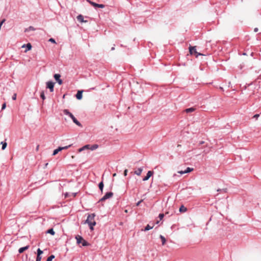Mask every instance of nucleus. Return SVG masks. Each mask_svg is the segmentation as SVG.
I'll use <instances>...</instances> for the list:
<instances>
[{"instance_id":"393cba45","label":"nucleus","mask_w":261,"mask_h":261,"mask_svg":"<svg viewBox=\"0 0 261 261\" xmlns=\"http://www.w3.org/2000/svg\"><path fill=\"white\" fill-rule=\"evenodd\" d=\"M193 170V168L188 167L186 170L184 171V172H185L186 173H189V172L192 171Z\"/></svg>"},{"instance_id":"4c0bfd02","label":"nucleus","mask_w":261,"mask_h":261,"mask_svg":"<svg viewBox=\"0 0 261 261\" xmlns=\"http://www.w3.org/2000/svg\"><path fill=\"white\" fill-rule=\"evenodd\" d=\"M51 260H53L55 258V255H51L50 256L48 257Z\"/></svg>"},{"instance_id":"7c9ffc66","label":"nucleus","mask_w":261,"mask_h":261,"mask_svg":"<svg viewBox=\"0 0 261 261\" xmlns=\"http://www.w3.org/2000/svg\"><path fill=\"white\" fill-rule=\"evenodd\" d=\"M164 215L163 214H160L159 216L160 219L161 220L164 218Z\"/></svg>"},{"instance_id":"c03bdc74","label":"nucleus","mask_w":261,"mask_h":261,"mask_svg":"<svg viewBox=\"0 0 261 261\" xmlns=\"http://www.w3.org/2000/svg\"><path fill=\"white\" fill-rule=\"evenodd\" d=\"M68 196V193H65V198H66V197H67Z\"/></svg>"},{"instance_id":"49530a36","label":"nucleus","mask_w":261,"mask_h":261,"mask_svg":"<svg viewBox=\"0 0 261 261\" xmlns=\"http://www.w3.org/2000/svg\"><path fill=\"white\" fill-rule=\"evenodd\" d=\"M26 47V45H25V44H23V45L21 46V47H22V48H24V47Z\"/></svg>"},{"instance_id":"423d86ee","label":"nucleus","mask_w":261,"mask_h":261,"mask_svg":"<svg viewBox=\"0 0 261 261\" xmlns=\"http://www.w3.org/2000/svg\"><path fill=\"white\" fill-rule=\"evenodd\" d=\"M153 173L154 172L152 171H148L146 176L143 178V180L146 181L148 180V179L153 174Z\"/></svg>"},{"instance_id":"ea45409f","label":"nucleus","mask_w":261,"mask_h":261,"mask_svg":"<svg viewBox=\"0 0 261 261\" xmlns=\"http://www.w3.org/2000/svg\"><path fill=\"white\" fill-rule=\"evenodd\" d=\"M89 146L90 145H86L85 146H84V148H87V149H89Z\"/></svg>"},{"instance_id":"f03ea898","label":"nucleus","mask_w":261,"mask_h":261,"mask_svg":"<svg viewBox=\"0 0 261 261\" xmlns=\"http://www.w3.org/2000/svg\"><path fill=\"white\" fill-rule=\"evenodd\" d=\"M230 83H217V84L214 87L223 91L225 90H227L230 87Z\"/></svg>"},{"instance_id":"6ab92c4d","label":"nucleus","mask_w":261,"mask_h":261,"mask_svg":"<svg viewBox=\"0 0 261 261\" xmlns=\"http://www.w3.org/2000/svg\"><path fill=\"white\" fill-rule=\"evenodd\" d=\"M26 47H27V49L26 50H25V52L26 53L27 51H28V50H30L32 48V45L31 44V43H29L28 44H26Z\"/></svg>"},{"instance_id":"1a4fd4ad","label":"nucleus","mask_w":261,"mask_h":261,"mask_svg":"<svg viewBox=\"0 0 261 261\" xmlns=\"http://www.w3.org/2000/svg\"><path fill=\"white\" fill-rule=\"evenodd\" d=\"M54 83H47L46 88H48L50 92L54 91Z\"/></svg>"},{"instance_id":"3c124183","label":"nucleus","mask_w":261,"mask_h":261,"mask_svg":"<svg viewBox=\"0 0 261 261\" xmlns=\"http://www.w3.org/2000/svg\"><path fill=\"white\" fill-rule=\"evenodd\" d=\"M113 176H116V173L113 174Z\"/></svg>"},{"instance_id":"f3484780","label":"nucleus","mask_w":261,"mask_h":261,"mask_svg":"<svg viewBox=\"0 0 261 261\" xmlns=\"http://www.w3.org/2000/svg\"><path fill=\"white\" fill-rule=\"evenodd\" d=\"M35 30H36L35 28H34L33 27L30 26L29 28L25 29V32H29L31 31H35Z\"/></svg>"},{"instance_id":"72a5a7b5","label":"nucleus","mask_w":261,"mask_h":261,"mask_svg":"<svg viewBox=\"0 0 261 261\" xmlns=\"http://www.w3.org/2000/svg\"><path fill=\"white\" fill-rule=\"evenodd\" d=\"M12 99L15 100L16 99V93H14L12 96Z\"/></svg>"},{"instance_id":"37998d69","label":"nucleus","mask_w":261,"mask_h":261,"mask_svg":"<svg viewBox=\"0 0 261 261\" xmlns=\"http://www.w3.org/2000/svg\"><path fill=\"white\" fill-rule=\"evenodd\" d=\"M257 31H258V28H255L254 29V32H257Z\"/></svg>"},{"instance_id":"20e7f679","label":"nucleus","mask_w":261,"mask_h":261,"mask_svg":"<svg viewBox=\"0 0 261 261\" xmlns=\"http://www.w3.org/2000/svg\"><path fill=\"white\" fill-rule=\"evenodd\" d=\"M189 51L191 55H195L196 57H197L199 55H202L201 54H199L197 52L196 48L195 46L190 47Z\"/></svg>"},{"instance_id":"6e6552de","label":"nucleus","mask_w":261,"mask_h":261,"mask_svg":"<svg viewBox=\"0 0 261 261\" xmlns=\"http://www.w3.org/2000/svg\"><path fill=\"white\" fill-rule=\"evenodd\" d=\"M70 117L72 119L74 123H75L78 126H81L80 122L74 117L72 114H70Z\"/></svg>"},{"instance_id":"ddd939ff","label":"nucleus","mask_w":261,"mask_h":261,"mask_svg":"<svg viewBox=\"0 0 261 261\" xmlns=\"http://www.w3.org/2000/svg\"><path fill=\"white\" fill-rule=\"evenodd\" d=\"M29 248V245L26 246L25 247H21V248H19V249L18 250V252H19V253H22L25 250H27Z\"/></svg>"},{"instance_id":"5701e85b","label":"nucleus","mask_w":261,"mask_h":261,"mask_svg":"<svg viewBox=\"0 0 261 261\" xmlns=\"http://www.w3.org/2000/svg\"><path fill=\"white\" fill-rule=\"evenodd\" d=\"M154 226V225H153L152 226H150L149 224L147 225V226L145 227V229L144 230L145 231H147V230H149L151 229H152Z\"/></svg>"},{"instance_id":"a211bd4d","label":"nucleus","mask_w":261,"mask_h":261,"mask_svg":"<svg viewBox=\"0 0 261 261\" xmlns=\"http://www.w3.org/2000/svg\"><path fill=\"white\" fill-rule=\"evenodd\" d=\"M87 1L91 5H92L94 7H98V4H96L94 2H93L90 0H87Z\"/></svg>"},{"instance_id":"f257e3e1","label":"nucleus","mask_w":261,"mask_h":261,"mask_svg":"<svg viewBox=\"0 0 261 261\" xmlns=\"http://www.w3.org/2000/svg\"><path fill=\"white\" fill-rule=\"evenodd\" d=\"M95 217V214H89L85 222V223H87L89 225L90 229L91 230H93V227L96 225V222L94 220Z\"/></svg>"},{"instance_id":"6e6d98bb","label":"nucleus","mask_w":261,"mask_h":261,"mask_svg":"<svg viewBox=\"0 0 261 261\" xmlns=\"http://www.w3.org/2000/svg\"><path fill=\"white\" fill-rule=\"evenodd\" d=\"M114 49V47H112V50Z\"/></svg>"},{"instance_id":"4be33fe9","label":"nucleus","mask_w":261,"mask_h":261,"mask_svg":"<svg viewBox=\"0 0 261 261\" xmlns=\"http://www.w3.org/2000/svg\"><path fill=\"white\" fill-rule=\"evenodd\" d=\"M160 237L162 240V245H165V244L166 243V240L165 238L162 235H160Z\"/></svg>"},{"instance_id":"a19ab883","label":"nucleus","mask_w":261,"mask_h":261,"mask_svg":"<svg viewBox=\"0 0 261 261\" xmlns=\"http://www.w3.org/2000/svg\"><path fill=\"white\" fill-rule=\"evenodd\" d=\"M178 173H180L181 174L185 173V172H184V171H179L178 172Z\"/></svg>"},{"instance_id":"dca6fc26","label":"nucleus","mask_w":261,"mask_h":261,"mask_svg":"<svg viewBox=\"0 0 261 261\" xmlns=\"http://www.w3.org/2000/svg\"><path fill=\"white\" fill-rule=\"evenodd\" d=\"M195 110V109L194 108H188V109H187L185 110V112L186 113H191V112H194V111Z\"/></svg>"},{"instance_id":"9d476101","label":"nucleus","mask_w":261,"mask_h":261,"mask_svg":"<svg viewBox=\"0 0 261 261\" xmlns=\"http://www.w3.org/2000/svg\"><path fill=\"white\" fill-rule=\"evenodd\" d=\"M77 19L80 21L81 22H87V20H85L84 19V17L82 15H79L77 16Z\"/></svg>"},{"instance_id":"4468645a","label":"nucleus","mask_w":261,"mask_h":261,"mask_svg":"<svg viewBox=\"0 0 261 261\" xmlns=\"http://www.w3.org/2000/svg\"><path fill=\"white\" fill-rule=\"evenodd\" d=\"M61 75L59 74H55L54 75V78L56 82H62V80L60 79Z\"/></svg>"},{"instance_id":"f8f14e48","label":"nucleus","mask_w":261,"mask_h":261,"mask_svg":"<svg viewBox=\"0 0 261 261\" xmlns=\"http://www.w3.org/2000/svg\"><path fill=\"white\" fill-rule=\"evenodd\" d=\"M82 91H78L76 94V97L77 99H81L82 98Z\"/></svg>"},{"instance_id":"c756f323","label":"nucleus","mask_w":261,"mask_h":261,"mask_svg":"<svg viewBox=\"0 0 261 261\" xmlns=\"http://www.w3.org/2000/svg\"><path fill=\"white\" fill-rule=\"evenodd\" d=\"M70 146H71V145H69L66 146H64V147H61V148H62V150L63 149H68Z\"/></svg>"},{"instance_id":"603ef678","label":"nucleus","mask_w":261,"mask_h":261,"mask_svg":"<svg viewBox=\"0 0 261 261\" xmlns=\"http://www.w3.org/2000/svg\"><path fill=\"white\" fill-rule=\"evenodd\" d=\"M124 212H125V213H127V212H128V211H127V210H125Z\"/></svg>"},{"instance_id":"5fc2aeb1","label":"nucleus","mask_w":261,"mask_h":261,"mask_svg":"<svg viewBox=\"0 0 261 261\" xmlns=\"http://www.w3.org/2000/svg\"><path fill=\"white\" fill-rule=\"evenodd\" d=\"M62 83H61V82L59 83V84L60 85H61Z\"/></svg>"},{"instance_id":"473e14b6","label":"nucleus","mask_w":261,"mask_h":261,"mask_svg":"<svg viewBox=\"0 0 261 261\" xmlns=\"http://www.w3.org/2000/svg\"><path fill=\"white\" fill-rule=\"evenodd\" d=\"M105 7V5L103 4H98V8H103Z\"/></svg>"},{"instance_id":"0eeeda50","label":"nucleus","mask_w":261,"mask_h":261,"mask_svg":"<svg viewBox=\"0 0 261 261\" xmlns=\"http://www.w3.org/2000/svg\"><path fill=\"white\" fill-rule=\"evenodd\" d=\"M43 253V251L40 249H38L37 250V256L36 258V261H41V255Z\"/></svg>"},{"instance_id":"58836bf2","label":"nucleus","mask_w":261,"mask_h":261,"mask_svg":"<svg viewBox=\"0 0 261 261\" xmlns=\"http://www.w3.org/2000/svg\"><path fill=\"white\" fill-rule=\"evenodd\" d=\"M259 114H255L254 115L253 118L257 119L259 117Z\"/></svg>"},{"instance_id":"2f4dec72","label":"nucleus","mask_w":261,"mask_h":261,"mask_svg":"<svg viewBox=\"0 0 261 261\" xmlns=\"http://www.w3.org/2000/svg\"><path fill=\"white\" fill-rule=\"evenodd\" d=\"M49 42H51L52 43H56V41L53 38H50L48 40Z\"/></svg>"},{"instance_id":"7ed1b4c3","label":"nucleus","mask_w":261,"mask_h":261,"mask_svg":"<svg viewBox=\"0 0 261 261\" xmlns=\"http://www.w3.org/2000/svg\"><path fill=\"white\" fill-rule=\"evenodd\" d=\"M75 239L76 240L77 244H79L82 243L83 246H87L90 245L89 243L85 240L81 236L77 235L75 237Z\"/></svg>"},{"instance_id":"cd10ccee","label":"nucleus","mask_w":261,"mask_h":261,"mask_svg":"<svg viewBox=\"0 0 261 261\" xmlns=\"http://www.w3.org/2000/svg\"><path fill=\"white\" fill-rule=\"evenodd\" d=\"M98 147V145L94 144V145H92L91 146L90 149L93 150H95V149H97Z\"/></svg>"},{"instance_id":"09e8293b","label":"nucleus","mask_w":261,"mask_h":261,"mask_svg":"<svg viewBox=\"0 0 261 261\" xmlns=\"http://www.w3.org/2000/svg\"><path fill=\"white\" fill-rule=\"evenodd\" d=\"M203 143H204V142H203V141H201V142H200V143H199V144H200V145H201V144H203Z\"/></svg>"},{"instance_id":"aec40b11","label":"nucleus","mask_w":261,"mask_h":261,"mask_svg":"<svg viewBox=\"0 0 261 261\" xmlns=\"http://www.w3.org/2000/svg\"><path fill=\"white\" fill-rule=\"evenodd\" d=\"M187 210V208L185 207L184 205H181L179 208V212H186Z\"/></svg>"},{"instance_id":"f704fd0d","label":"nucleus","mask_w":261,"mask_h":261,"mask_svg":"<svg viewBox=\"0 0 261 261\" xmlns=\"http://www.w3.org/2000/svg\"><path fill=\"white\" fill-rule=\"evenodd\" d=\"M6 107V103H4L2 105V110H4Z\"/></svg>"},{"instance_id":"b1692460","label":"nucleus","mask_w":261,"mask_h":261,"mask_svg":"<svg viewBox=\"0 0 261 261\" xmlns=\"http://www.w3.org/2000/svg\"><path fill=\"white\" fill-rule=\"evenodd\" d=\"M1 144H2V149L3 150H5L6 149V148L7 147V142H2L1 143Z\"/></svg>"},{"instance_id":"de8ad7c7","label":"nucleus","mask_w":261,"mask_h":261,"mask_svg":"<svg viewBox=\"0 0 261 261\" xmlns=\"http://www.w3.org/2000/svg\"><path fill=\"white\" fill-rule=\"evenodd\" d=\"M85 148H84V147L82 148H80V151H81L82 150H83V149H84Z\"/></svg>"},{"instance_id":"9b49d317","label":"nucleus","mask_w":261,"mask_h":261,"mask_svg":"<svg viewBox=\"0 0 261 261\" xmlns=\"http://www.w3.org/2000/svg\"><path fill=\"white\" fill-rule=\"evenodd\" d=\"M143 169V168H139L137 170L134 171V174L138 176L140 175L142 172Z\"/></svg>"},{"instance_id":"e433bc0d","label":"nucleus","mask_w":261,"mask_h":261,"mask_svg":"<svg viewBox=\"0 0 261 261\" xmlns=\"http://www.w3.org/2000/svg\"><path fill=\"white\" fill-rule=\"evenodd\" d=\"M127 169H125L124 171V176H126L127 175Z\"/></svg>"},{"instance_id":"2eb2a0df","label":"nucleus","mask_w":261,"mask_h":261,"mask_svg":"<svg viewBox=\"0 0 261 261\" xmlns=\"http://www.w3.org/2000/svg\"><path fill=\"white\" fill-rule=\"evenodd\" d=\"M62 151V148L61 147H59L57 149L54 150L53 155H56L59 151Z\"/></svg>"},{"instance_id":"a878e982","label":"nucleus","mask_w":261,"mask_h":261,"mask_svg":"<svg viewBox=\"0 0 261 261\" xmlns=\"http://www.w3.org/2000/svg\"><path fill=\"white\" fill-rule=\"evenodd\" d=\"M47 233L51 234V235H54L55 232L53 228L49 229L47 230Z\"/></svg>"},{"instance_id":"864d4df0","label":"nucleus","mask_w":261,"mask_h":261,"mask_svg":"<svg viewBox=\"0 0 261 261\" xmlns=\"http://www.w3.org/2000/svg\"><path fill=\"white\" fill-rule=\"evenodd\" d=\"M221 191V189H218V190H217V191Z\"/></svg>"},{"instance_id":"c9c22d12","label":"nucleus","mask_w":261,"mask_h":261,"mask_svg":"<svg viewBox=\"0 0 261 261\" xmlns=\"http://www.w3.org/2000/svg\"><path fill=\"white\" fill-rule=\"evenodd\" d=\"M142 201H143V200H142H142H140L139 201H138V202L137 203L136 205H137V206H139V205L140 204V203H141Z\"/></svg>"},{"instance_id":"39448f33","label":"nucleus","mask_w":261,"mask_h":261,"mask_svg":"<svg viewBox=\"0 0 261 261\" xmlns=\"http://www.w3.org/2000/svg\"><path fill=\"white\" fill-rule=\"evenodd\" d=\"M113 195V193L111 192L107 193L103 197H102L100 201H103L107 199L111 198Z\"/></svg>"},{"instance_id":"bb28decb","label":"nucleus","mask_w":261,"mask_h":261,"mask_svg":"<svg viewBox=\"0 0 261 261\" xmlns=\"http://www.w3.org/2000/svg\"><path fill=\"white\" fill-rule=\"evenodd\" d=\"M40 97L43 99L44 100L45 99V96L44 95V92L42 91L40 93Z\"/></svg>"},{"instance_id":"412c9836","label":"nucleus","mask_w":261,"mask_h":261,"mask_svg":"<svg viewBox=\"0 0 261 261\" xmlns=\"http://www.w3.org/2000/svg\"><path fill=\"white\" fill-rule=\"evenodd\" d=\"M103 186H104V185H103V181L100 182L98 185V187L101 192H102Z\"/></svg>"},{"instance_id":"8fccbe9b","label":"nucleus","mask_w":261,"mask_h":261,"mask_svg":"<svg viewBox=\"0 0 261 261\" xmlns=\"http://www.w3.org/2000/svg\"><path fill=\"white\" fill-rule=\"evenodd\" d=\"M39 146L38 145L36 147V150H38L39 149Z\"/></svg>"},{"instance_id":"a18cd8bd","label":"nucleus","mask_w":261,"mask_h":261,"mask_svg":"<svg viewBox=\"0 0 261 261\" xmlns=\"http://www.w3.org/2000/svg\"><path fill=\"white\" fill-rule=\"evenodd\" d=\"M51 260H51V259H50L49 257H48L46 261H51Z\"/></svg>"},{"instance_id":"79ce46f5","label":"nucleus","mask_w":261,"mask_h":261,"mask_svg":"<svg viewBox=\"0 0 261 261\" xmlns=\"http://www.w3.org/2000/svg\"><path fill=\"white\" fill-rule=\"evenodd\" d=\"M5 19H3L1 22H0V24H1V25L3 24V23L5 22Z\"/></svg>"},{"instance_id":"c85d7f7f","label":"nucleus","mask_w":261,"mask_h":261,"mask_svg":"<svg viewBox=\"0 0 261 261\" xmlns=\"http://www.w3.org/2000/svg\"><path fill=\"white\" fill-rule=\"evenodd\" d=\"M63 113H64V114L69 115V116H70V114H71L67 110H64L63 111Z\"/></svg>"}]
</instances>
